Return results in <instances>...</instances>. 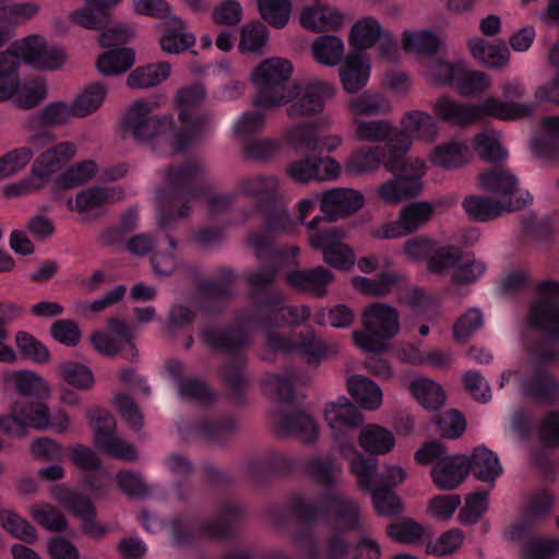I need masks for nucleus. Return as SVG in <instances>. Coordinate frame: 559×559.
Segmentation results:
<instances>
[{
  "label": "nucleus",
  "instance_id": "8",
  "mask_svg": "<svg viewBox=\"0 0 559 559\" xmlns=\"http://www.w3.org/2000/svg\"><path fill=\"white\" fill-rule=\"evenodd\" d=\"M540 299L531 306L528 322L536 330L523 335L528 354L538 361H559V282L537 285Z\"/></svg>",
  "mask_w": 559,
  "mask_h": 559
},
{
  "label": "nucleus",
  "instance_id": "31",
  "mask_svg": "<svg viewBox=\"0 0 559 559\" xmlns=\"http://www.w3.org/2000/svg\"><path fill=\"white\" fill-rule=\"evenodd\" d=\"M166 370L177 384L178 395L182 400L197 402L201 405H210L215 401V394L204 381L198 378H187V367L178 359H169Z\"/></svg>",
  "mask_w": 559,
  "mask_h": 559
},
{
  "label": "nucleus",
  "instance_id": "25",
  "mask_svg": "<svg viewBox=\"0 0 559 559\" xmlns=\"http://www.w3.org/2000/svg\"><path fill=\"white\" fill-rule=\"evenodd\" d=\"M551 361L535 360L533 354H528L531 371L521 379L523 394L532 400L547 404H559V381L547 366Z\"/></svg>",
  "mask_w": 559,
  "mask_h": 559
},
{
  "label": "nucleus",
  "instance_id": "16",
  "mask_svg": "<svg viewBox=\"0 0 559 559\" xmlns=\"http://www.w3.org/2000/svg\"><path fill=\"white\" fill-rule=\"evenodd\" d=\"M445 452L447 449L440 441H429L416 451L415 460L419 464L435 462L430 472L433 484L440 490H452L468 475L466 455H445Z\"/></svg>",
  "mask_w": 559,
  "mask_h": 559
},
{
  "label": "nucleus",
  "instance_id": "43",
  "mask_svg": "<svg viewBox=\"0 0 559 559\" xmlns=\"http://www.w3.org/2000/svg\"><path fill=\"white\" fill-rule=\"evenodd\" d=\"M324 418L332 429L356 428L364 420L359 409L346 396L326 404Z\"/></svg>",
  "mask_w": 559,
  "mask_h": 559
},
{
  "label": "nucleus",
  "instance_id": "49",
  "mask_svg": "<svg viewBox=\"0 0 559 559\" xmlns=\"http://www.w3.org/2000/svg\"><path fill=\"white\" fill-rule=\"evenodd\" d=\"M96 173L97 165L94 160L78 163L55 178L52 190L60 192L73 189L92 179Z\"/></svg>",
  "mask_w": 559,
  "mask_h": 559
},
{
  "label": "nucleus",
  "instance_id": "26",
  "mask_svg": "<svg viewBox=\"0 0 559 559\" xmlns=\"http://www.w3.org/2000/svg\"><path fill=\"white\" fill-rule=\"evenodd\" d=\"M507 537L521 543V559H551L559 552V538L539 536L530 521H519L509 526Z\"/></svg>",
  "mask_w": 559,
  "mask_h": 559
},
{
  "label": "nucleus",
  "instance_id": "47",
  "mask_svg": "<svg viewBox=\"0 0 559 559\" xmlns=\"http://www.w3.org/2000/svg\"><path fill=\"white\" fill-rule=\"evenodd\" d=\"M383 27L371 16L357 21L349 34V44L355 52L364 53L383 36Z\"/></svg>",
  "mask_w": 559,
  "mask_h": 559
},
{
  "label": "nucleus",
  "instance_id": "7",
  "mask_svg": "<svg viewBox=\"0 0 559 559\" xmlns=\"http://www.w3.org/2000/svg\"><path fill=\"white\" fill-rule=\"evenodd\" d=\"M203 168L195 162L168 167L164 186L158 191V225L167 231L173 224L190 214L192 203L205 195Z\"/></svg>",
  "mask_w": 559,
  "mask_h": 559
},
{
  "label": "nucleus",
  "instance_id": "33",
  "mask_svg": "<svg viewBox=\"0 0 559 559\" xmlns=\"http://www.w3.org/2000/svg\"><path fill=\"white\" fill-rule=\"evenodd\" d=\"M431 203L414 202L402 209L397 222L383 226L379 236L385 239H394L416 231L427 223L433 214Z\"/></svg>",
  "mask_w": 559,
  "mask_h": 559
},
{
  "label": "nucleus",
  "instance_id": "48",
  "mask_svg": "<svg viewBox=\"0 0 559 559\" xmlns=\"http://www.w3.org/2000/svg\"><path fill=\"white\" fill-rule=\"evenodd\" d=\"M403 129L412 142L413 138L432 141L438 134L435 118L420 110L408 111L402 119Z\"/></svg>",
  "mask_w": 559,
  "mask_h": 559
},
{
  "label": "nucleus",
  "instance_id": "40",
  "mask_svg": "<svg viewBox=\"0 0 559 559\" xmlns=\"http://www.w3.org/2000/svg\"><path fill=\"white\" fill-rule=\"evenodd\" d=\"M370 76V64L364 53H349L340 68V78L347 93H357L366 86Z\"/></svg>",
  "mask_w": 559,
  "mask_h": 559
},
{
  "label": "nucleus",
  "instance_id": "46",
  "mask_svg": "<svg viewBox=\"0 0 559 559\" xmlns=\"http://www.w3.org/2000/svg\"><path fill=\"white\" fill-rule=\"evenodd\" d=\"M471 157V148L465 142L450 141L435 147L431 162L444 169L459 168L465 165Z\"/></svg>",
  "mask_w": 559,
  "mask_h": 559
},
{
  "label": "nucleus",
  "instance_id": "44",
  "mask_svg": "<svg viewBox=\"0 0 559 559\" xmlns=\"http://www.w3.org/2000/svg\"><path fill=\"white\" fill-rule=\"evenodd\" d=\"M348 391L353 400L360 407L373 411L377 409L382 401V391L380 386L369 378L360 374L352 376L347 381Z\"/></svg>",
  "mask_w": 559,
  "mask_h": 559
},
{
  "label": "nucleus",
  "instance_id": "18",
  "mask_svg": "<svg viewBox=\"0 0 559 559\" xmlns=\"http://www.w3.org/2000/svg\"><path fill=\"white\" fill-rule=\"evenodd\" d=\"M107 88L96 82L90 84L72 104L53 102L47 105L39 114L38 123L41 127L62 126L72 117H85L96 111L103 104Z\"/></svg>",
  "mask_w": 559,
  "mask_h": 559
},
{
  "label": "nucleus",
  "instance_id": "28",
  "mask_svg": "<svg viewBox=\"0 0 559 559\" xmlns=\"http://www.w3.org/2000/svg\"><path fill=\"white\" fill-rule=\"evenodd\" d=\"M343 234L336 228L314 233L310 237L312 248L322 251L326 264L343 271L355 264V254L350 247L343 243Z\"/></svg>",
  "mask_w": 559,
  "mask_h": 559
},
{
  "label": "nucleus",
  "instance_id": "19",
  "mask_svg": "<svg viewBox=\"0 0 559 559\" xmlns=\"http://www.w3.org/2000/svg\"><path fill=\"white\" fill-rule=\"evenodd\" d=\"M238 275L235 270L223 266L216 271L215 278L201 281L197 286L198 308L209 317H219L235 297L234 284Z\"/></svg>",
  "mask_w": 559,
  "mask_h": 559
},
{
  "label": "nucleus",
  "instance_id": "4",
  "mask_svg": "<svg viewBox=\"0 0 559 559\" xmlns=\"http://www.w3.org/2000/svg\"><path fill=\"white\" fill-rule=\"evenodd\" d=\"M278 188L280 181L274 176L243 178L239 181L236 192L206 195L209 217L216 221L219 215L227 214L239 194L257 197L253 207L264 218L265 233L269 236L293 233L297 221L290 216Z\"/></svg>",
  "mask_w": 559,
  "mask_h": 559
},
{
  "label": "nucleus",
  "instance_id": "6",
  "mask_svg": "<svg viewBox=\"0 0 559 559\" xmlns=\"http://www.w3.org/2000/svg\"><path fill=\"white\" fill-rule=\"evenodd\" d=\"M502 95L507 102L497 97H488L478 105L460 104L447 96L440 97L433 107L435 114L443 121L466 127L485 117L500 120H516L530 117L535 111L533 103H514L524 96V85L512 80L503 84Z\"/></svg>",
  "mask_w": 559,
  "mask_h": 559
},
{
  "label": "nucleus",
  "instance_id": "3",
  "mask_svg": "<svg viewBox=\"0 0 559 559\" xmlns=\"http://www.w3.org/2000/svg\"><path fill=\"white\" fill-rule=\"evenodd\" d=\"M204 97L205 90L200 84L178 91L176 102L179 107L180 128L176 126L173 115H157L151 104L135 100L122 118L123 134L136 142L150 143L153 146L164 144L177 153H185L206 127L207 117L193 114V109L201 105Z\"/></svg>",
  "mask_w": 559,
  "mask_h": 559
},
{
  "label": "nucleus",
  "instance_id": "50",
  "mask_svg": "<svg viewBox=\"0 0 559 559\" xmlns=\"http://www.w3.org/2000/svg\"><path fill=\"white\" fill-rule=\"evenodd\" d=\"M411 393L426 409L437 411L445 403V393L437 382L419 378L409 385Z\"/></svg>",
  "mask_w": 559,
  "mask_h": 559
},
{
  "label": "nucleus",
  "instance_id": "61",
  "mask_svg": "<svg viewBox=\"0 0 559 559\" xmlns=\"http://www.w3.org/2000/svg\"><path fill=\"white\" fill-rule=\"evenodd\" d=\"M0 523L7 532L24 543L32 544L37 539L35 526L14 511L1 510Z\"/></svg>",
  "mask_w": 559,
  "mask_h": 559
},
{
  "label": "nucleus",
  "instance_id": "17",
  "mask_svg": "<svg viewBox=\"0 0 559 559\" xmlns=\"http://www.w3.org/2000/svg\"><path fill=\"white\" fill-rule=\"evenodd\" d=\"M293 66L288 60L271 58L260 63L253 72V83L259 93L254 104L259 108H272L284 104L286 84L292 75Z\"/></svg>",
  "mask_w": 559,
  "mask_h": 559
},
{
  "label": "nucleus",
  "instance_id": "35",
  "mask_svg": "<svg viewBox=\"0 0 559 559\" xmlns=\"http://www.w3.org/2000/svg\"><path fill=\"white\" fill-rule=\"evenodd\" d=\"M73 463L85 471L83 475L84 486L95 496L106 495L108 478L100 469V462L96 454L85 445H76L71 450Z\"/></svg>",
  "mask_w": 559,
  "mask_h": 559
},
{
  "label": "nucleus",
  "instance_id": "38",
  "mask_svg": "<svg viewBox=\"0 0 559 559\" xmlns=\"http://www.w3.org/2000/svg\"><path fill=\"white\" fill-rule=\"evenodd\" d=\"M478 181L481 189L496 193L502 198H507V201L518 199V197H515V194L519 193L518 178L507 169L495 166L483 171L478 177ZM521 195L522 192L519 198ZM523 195L525 197V194Z\"/></svg>",
  "mask_w": 559,
  "mask_h": 559
},
{
  "label": "nucleus",
  "instance_id": "14",
  "mask_svg": "<svg viewBox=\"0 0 559 559\" xmlns=\"http://www.w3.org/2000/svg\"><path fill=\"white\" fill-rule=\"evenodd\" d=\"M350 472L357 476L360 489L370 492L374 510L382 516H396L403 513L404 504L401 497L386 486L376 485L378 477V460L365 456L350 448Z\"/></svg>",
  "mask_w": 559,
  "mask_h": 559
},
{
  "label": "nucleus",
  "instance_id": "34",
  "mask_svg": "<svg viewBox=\"0 0 559 559\" xmlns=\"http://www.w3.org/2000/svg\"><path fill=\"white\" fill-rule=\"evenodd\" d=\"M280 436H297L306 442L318 439V427L313 418L304 411H285L281 407L271 413Z\"/></svg>",
  "mask_w": 559,
  "mask_h": 559
},
{
  "label": "nucleus",
  "instance_id": "11",
  "mask_svg": "<svg viewBox=\"0 0 559 559\" xmlns=\"http://www.w3.org/2000/svg\"><path fill=\"white\" fill-rule=\"evenodd\" d=\"M245 516L240 503L227 500L222 503L218 515L200 522L189 514H178L170 520V531L177 545L192 546L198 538L233 542L238 522Z\"/></svg>",
  "mask_w": 559,
  "mask_h": 559
},
{
  "label": "nucleus",
  "instance_id": "45",
  "mask_svg": "<svg viewBox=\"0 0 559 559\" xmlns=\"http://www.w3.org/2000/svg\"><path fill=\"white\" fill-rule=\"evenodd\" d=\"M472 56L480 63L490 68H502L508 64L510 51L503 41L490 44L483 38H474L468 43Z\"/></svg>",
  "mask_w": 559,
  "mask_h": 559
},
{
  "label": "nucleus",
  "instance_id": "57",
  "mask_svg": "<svg viewBox=\"0 0 559 559\" xmlns=\"http://www.w3.org/2000/svg\"><path fill=\"white\" fill-rule=\"evenodd\" d=\"M543 127L549 136H536L532 140V150L542 157L559 159V117H547Z\"/></svg>",
  "mask_w": 559,
  "mask_h": 559
},
{
  "label": "nucleus",
  "instance_id": "5",
  "mask_svg": "<svg viewBox=\"0 0 559 559\" xmlns=\"http://www.w3.org/2000/svg\"><path fill=\"white\" fill-rule=\"evenodd\" d=\"M390 150L380 146H362L352 153L346 162V168L352 174H362L376 170L383 165L393 179L385 181L379 189V197L386 203H396L403 199L416 198L423 189L425 164L419 160L409 162L406 156L396 159V167H389Z\"/></svg>",
  "mask_w": 559,
  "mask_h": 559
},
{
  "label": "nucleus",
  "instance_id": "37",
  "mask_svg": "<svg viewBox=\"0 0 559 559\" xmlns=\"http://www.w3.org/2000/svg\"><path fill=\"white\" fill-rule=\"evenodd\" d=\"M467 474L484 483L493 484L503 469L497 453L485 445L476 447L469 456L466 455Z\"/></svg>",
  "mask_w": 559,
  "mask_h": 559
},
{
  "label": "nucleus",
  "instance_id": "53",
  "mask_svg": "<svg viewBox=\"0 0 559 559\" xmlns=\"http://www.w3.org/2000/svg\"><path fill=\"white\" fill-rule=\"evenodd\" d=\"M132 49L126 47L112 48L97 59V69L104 75H117L128 71L134 63Z\"/></svg>",
  "mask_w": 559,
  "mask_h": 559
},
{
  "label": "nucleus",
  "instance_id": "24",
  "mask_svg": "<svg viewBox=\"0 0 559 559\" xmlns=\"http://www.w3.org/2000/svg\"><path fill=\"white\" fill-rule=\"evenodd\" d=\"M110 335L104 331H95L91 336L94 348L104 356L120 355L124 359L133 360L138 355L133 342V332L126 321L119 318L108 320Z\"/></svg>",
  "mask_w": 559,
  "mask_h": 559
},
{
  "label": "nucleus",
  "instance_id": "51",
  "mask_svg": "<svg viewBox=\"0 0 559 559\" xmlns=\"http://www.w3.org/2000/svg\"><path fill=\"white\" fill-rule=\"evenodd\" d=\"M359 444L370 454H385L393 449L395 439L390 430L377 425H369L361 429Z\"/></svg>",
  "mask_w": 559,
  "mask_h": 559
},
{
  "label": "nucleus",
  "instance_id": "41",
  "mask_svg": "<svg viewBox=\"0 0 559 559\" xmlns=\"http://www.w3.org/2000/svg\"><path fill=\"white\" fill-rule=\"evenodd\" d=\"M453 250L454 261L444 263V271L453 269L452 281L455 284H471L481 277L486 271L485 264L476 260L471 252H463L459 247L450 246Z\"/></svg>",
  "mask_w": 559,
  "mask_h": 559
},
{
  "label": "nucleus",
  "instance_id": "64",
  "mask_svg": "<svg viewBox=\"0 0 559 559\" xmlns=\"http://www.w3.org/2000/svg\"><path fill=\"white\" fill-rule=\"evenodd\" d=\"M174 22V27L165 29L160 38V46L168 53H180L194 45L195 37L182 32L183 23L181 20L175 17Z\"/></svg>",
  "mask_w": 559,
  "mask_h": 559
},
{
  "label": "nucleus",
  "instance_id": "55",
  "mask_svg": "<svg viewBox=\"0 0 559 559\" xmlns=\"http://www.w3.org/2000/svg\"><path fill=\"white\" fill-rule=\"evenodd\" d=\"M403 48L406 52L432 56L439 51L440 38L431 31H404Z\"/></svg>",
  "mask_w": 559,
  "mask_h": 559
},
{
  "label": "nucleus",
  "instance_id": "12",
  "mask_svg": "<svg viewBox=\"0 0 559 559\" xmlns=\"http://www.w3.org/2000/svg\"><path fill=\"white\" fill-rule=\"evenodd\" d=\"M69 423V416L64 412L50 413L49 408L38 401L15 402L8 414L0 416V429L10 437H24L29 428H51L62 432L67 430Z\"/></svg>",
  "mask_w": 559,
  "mask_h": 559
},
{
  "label": "nucleus",
  "instance_id": "32",
  "mask_svg": "<svg viewBox=\"0 0 559 559\" xmlns=\"http://www.w3.org/2000/svg\"><path fill=\"white\" fill-rule=\"evenodd\" d=\"M404 251L407 257L417 261H427V267L431 273L444 272V263L454 261L453 250L450 246H439L428 238L416 237L408 239Z\"/></svg>",
  "mask_w": 559,
  "mask_h": 559
},
{
  "label": "nucleus",
  "instance_id": "39",
  "mask_svg": "<svg viewBox=\"0 0 559 559\" xmlns=\"http://www.w3.org/2000/svg\"><path fill=\"white\" fill-rule=\"evenodd\" d=\"M165 466L176 477L173 488L180 502H188L192 495L190 479L195 471L194 463L179 453H170L165 459Z\"/></svg>",
  "mask_w": 559,
  "mask_h": 559
},
{
  "label": "nucleus",
  "instance_id": "63",
  "mask_svg": "<svg viewBox=\"0 0 559 559\" xmlns=\"http://www.w3.org/2000/svg\"><path fill=\"white\" fill-rule=\"evenodd\" d=\"M350 111L356 116H379L390 110L389 100L379 93L365 92L349 103Z\"/></svg>",
  "mask_w": 559,
  "mask_h": 559
},
{
  "label": "nucleus",
  "instance_id": "62",
  "mask_svg": "<svg viewBox=\"0 0 559 559\" xmlns=\"http://www.w3.org/2000/svg\"><path fill=\"white\" fill-rule=\"evenodd\" d=\"M56 499L82 521L96 513L95 506L88 497L76 493L71 489L58 488Z\"/></svg>",
  "mask_w": 559,
  "mask_h": 559
},
{
  "label": "nucleus",
  "instance_id": "2",
  "mask_svg": "<svg viewBox=\"0 0 559 559\" xmlns=\"http://www.w3.org/2000/svg\"><path fill=\"white\" fill-rule=\"evenodd\" d=\"M341 471L340 464L331 455L301 459L270 452L251 456L245 462L247 477L257 485L263 484L272 476L302 473L324 488L318 496V503L309 502L300 495L293 497L290 508L301 523H318L334 516L347 530H356L359 526L358 502L334 490L336 476Z\"/></svg>",
  "mask_w": 559,
  "mask_h": 559
},
{
  "label": "nucleus",
  "instance_id": "59",
  "mask_svg": "<svg viewBox=\"0 0 559 559\" xmlns=\"http://www.w3.org/2000/svg\"><path fill=\"white\" fill-rule=\"evenodd\" d=\"M265 390L277 403L293 405L295 403V385L292 376L277 372L267 373L263 379Z\"/></svg>",
  "mask_w": 559,
  "mask_h": 559
},
{
  "label": "nucleus",
  "instance_id": "54",
  "mask_svg": "<svg viewBox=\"0 0 559 559\" xmlns=\"http://www.w3.org/2000/svg\"><path fill=\"white\" fill-rule=\"evenodd\" d=\"M314 59L324 66H336L344 57V43L335 35H320L312 43Z\"/></svg>",
  "mask_w": 559,
  "mask_h": 559
},
{
  "label": "nucleus",
  "instance_id": "30",
  "mask_svg": "<svg viewBox=\"0 0 559 559\" xmlns=\"http://www.w3.org/2000/svg\"><path fill=\"white\" fill-rule=\"evenodd\" d=\"M341 171L340 164L329 157L306 156L289 164L288 176L298 183L312 180L323 181L335 179Z\"/></svg>",
  "mask_w": 559,
  "mask_h": 559
},
{
  "label": "nucleus",
  "instance_id": "15",
  "mask_svg": "<svg viewBox=\"0 0 559 559\" xmlns=\"http://www.w3.org/2000/svg\"><path fill=\"white\" fill-rule=\"evenodd\" d=\"M76 145L60 142L44 151L34 162L31 176L10 183L4 188L7 197H21L38 191L49 181L52 174L61 169L75 155Z\"/></svg>",
  "mask_w": 559,
  "mask_h": 559
},
{
  "label": "nucleus",
  "instance_id": "60",
  "mask_svg": "<svg viewBox=\"0 0 559 559\" xmlns=\"http://www.w3.org/2000/svg\"><path fill=\"white\" fill-rule=\"evenodd\" d=\"M400 280L401 276L397 273L383 271L379 274L377 280L355 276L353 278V285L357 290L366 295L385 296Z\"/></svg>",
  "mask_w": 559,
  "mask_h": 559
},
{
  "label": "nucleus",
  "instance_id": "22",
  "mask_svg": "<svg viewBox=\"0 0 559 559\" xmlns=\"http://www.w3.org/2000/svg\"><path fill=\"white\" fill-rule=\"evenodd\" d=\"M335 87L326 82L313 81L306 85L295 84L286 94L284 104L293 102L287 108L289 117L313 116L323 110L326 99L333 97Z\"/></svg>",
  "mask_w": 559,
  "mask_h": 559
},
{
  "label": "nucleus",
  "instance_id": "1",
  "mask_svg": "<svg viewBox=\"0 0 559 559\" xmlns=\"http://www.w3.org/2000/svg\"><path fill=\"white\" fill-rule=\"evenodd\" d=\"M276 276L277 270L272 265L249 274L251 307L243 312L242 320L264 332L271 352L298 356L308 366L318 367L334 353L333 346L311 329L289 334L278 332L284 325H299L308 321L311 311L307 306L285 305L284 295L272 289Z\"/></svg>",
  "mask_w": 559,
  "mask_h": 559
},
{
  "label": "nucleus",
  "instance_id": "27",
  "mask_svg": "<svg viewBox=\"0 0 559 559\" xmlns=\"http://www.w3.org/2000/svg\"><path fill=\"white\" fill-rule=\"evenodd\" d=\"M364 203V195L353 189L337 188L325 191L320 198V210L323 216L317 215L307 224V227L316 230L324 219L335 222L340 217L357 212Z\"/></svg>",
  "mask_w": 559,
  "mask_h": 559
},
{
  "label": "nucleus",
  "instance_id": "20",
  "mask_svg": "<svg viewBox=\"0 0 559 559\" xmlns=\"http://www.w3.org/2000/svg\"><path fill=\"white\" fill-rule=\"evenodd\" d=\"M331 521H335L340 527H335L329 535L324 549L321 547L313 530L310 527L312 523H302L295 532L294 540L308 559H342L347 555L349 545L343 537V533L353 532L354 530H347L345 525L334 516L326 522ZM359 527L360 525L355 531L359 530Z\"/></svg>",
  "mask_w": 559,
  "mask_h": 559
},
{
  "label": "nucleus",
  "instance_id": "21",
  "mask_svg": "<svg viewBox=\"0 0 559 559\" xmlns=\"http://www.w3.org/2000/svg\"><path fill=\"white\" fill-rule=\"evenodd\" d=\"M356 135L361 141L382 142L380 147L390 150L391 158L389 167H396V159L407 155L411 148V141L405 132L384 120L356 121Z\"/></svg>",
  "mask_w": 559,
  "mask_h": 559
},
{
  "label": "nucleus",
  "instance_id": "52",
  "mask_svg": "<svg viewBox=\"0 0 559 559\" xmlns=\"http://www.w3.org/2000/svg\"><path fill=\"white\" fill-rule=\"evenodd\" d=\"M170 74L168 62L151 63L135 68L128 76V85L131 88H146L158 85Z\"/></svg>",
  "mask_w": 559,
  "mask_h": 559
},
{
  "label": "nucleus",
  "instance_id": "42",
  "mask_svg": "<svg viewBox=\"0 0 559 559\" xmlns=\"http://www.w3.org/2000/svg\"><path fill=\"white\" fill-rule=\"evenodd\" d=\"M300 24L310 31H334L342 26L343 15L322 3L306 7L300 14Z\"/></svg>",
  "mask_w": 559,
  "mask_h": 559
},
{
  "label": "nucleus",
  "instance_id": "36",
  "mask_svg": "<svg viewBox=\"0 0 559 559\" xmlns=\"http://www.w3.org/2000/svg\"><path fill=\"white\" fill-rule=\"evenodd\" d=\"M334 274L322 265L309 269L293 270L287 273L286 282L295 290L323 297L333 283Z\"/></svg>",
  "mask_w": 559,
  "mask_h": 559
},
{
  "label": "nucleus",
  "instance_id": "56",
  "mask_svg": "<svg viewBox=\"0 0 559 559\" xmlns=\"http://www.w3.org/2000/svg\"><path fill=\"white\" fill-rule=\"evenodd\" d=\"M195 430L203 438L215 443H222L237 430V420L229 414L216 419H204L195 425Z\"/></svg>",
  "mask_w": 559,
  "mask_h": 559
},
{
  "label": "nucleus",
  "instance_id": "10",
  "mask_svg": "<svg viewBox=\"0 0 559 559\" xmlns=\"http://www.w3.org/2000/svg\"><path fill=\"white\" fill-rule=\"evenodd\" d=\"M66 60L62 49L48 46L40 35H31L13 41L0 52V103L16 95L20 90L19 68L21 61L41 70L60 68Z\"/></svg>",
  "mask_w": 559,
  "mask_h": 559
},
{
  "label": "nucleus",
  "instance_id": "23",
  "mask_svg": "<svg viewBox=\"0 0 559 559\" xmlns=\"http://www.w3.org/2000/svg\"><path fill=\"white\" fill-rule=\"evenodd\" d=\"M92 420L94 423V442L99 451L129 462L138 457L136 449L117 437L116 419L109 412L97 408L92 414Z\"/></svg>",
  "mask_w": 559,
  "mask_h": 559
},
{
  "label": "nucleus",
  "instance_id": "58",
  "mask_svg": "<svg viewBox=\"0 0 559 559\" xmlns=\"http://www.w3.org/2000/svg\"><path fill=\"white\" fill-rule=\"evenodd\" d=\"M23 309L11 302H0V361L14 362L16 354L13 348L4 342L9 337L5 325L14 322L22 316Z\"/></svg>",
  "mask_w": 559,
  "mask_h": 559
},
{
  "label": "nucleus",
  "instance_id": "9",
  "mask_svg": "<svg viewBox=\"0 0 559 559\" xmlns=\"http://www.w3.org/2000/svg\"><path fill=\"white\" fill-rule=\"evenodd\" d=\"M200 337L212 352L231 356V359L221 367L219 374L233 402L245 405L250 380L245 370L246 360L239 354L249 346L247 331L237 325H207L201 329Z\"/></svg>",
  "mask_w": 559,
  "mask_h": 559
},
{
  "label": "nucleus",
  "instance_id": "29",
  "mask_svg": "<svg viewBox=\"0 0 559 559\" xmlns=\"http://www.w3.org/2000/svg\"><path fill=\"white\" fill-rule=\"evenodd\" d=\"M516 200L499 201L491 197L471 195L463 201V207L468 216L477 222H487L500 216L503 212L519 211L533 201V197L525 191Z\"/></svg>",
  "mask_w": 559,
  "mask_h": 559
},
{
  "label": "nucleus",
  "instance_id": "13",
  "mask_svg": "<svg viewBox=\"0 0 559 559\" xmlns=\"http://www.w3.org/2000/svg\"><path fill=\"white\" fill-rule=\"evenodd\" d=\"M397 310L384 302H374L365 308L361 323L364 329L354 331L357 346L367 353L381 354L386 350V342L400 331Z\"/></svg>",
  "mask_w": 559,
  "mask_h": 559
}]
</instances>
